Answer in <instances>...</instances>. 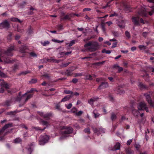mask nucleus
<instances>
[{
  "label": "nucleus",
  "instance_id": "obj_1",
  "mask_svg": "<svg viewBox=\"0 0 154 154\" xmlns=\"http://www.w3.org/2000/svg\"><path fill=\"white\" fill-rule=\"evenodd\" d=\"M98 43L95 41H90L84 45V47L87 48V51L91 52L97 50L98 48Z\"/></svg>",
  "mask_w": 154,
  "mask_h": 154
},
{
  "label": "nucleus",
  "instance_id": "obj_2",
  "mask_svg": "<svg viewBox=\"0 0 154 154\" xmlns=\"http://www.w3.org/2000/svg\"><path fill=\"white\" fill-rule=\"evenodd\" d=\"M33 94H28L27 97L26 98L24 97H17L15 98H12L11 100H10V103L12 102V100H14L15 101H20L22 103L20 104L19 105L20 107H21L23 104H25L26 102L29 99L31 98L33 96Z\"/></svg>",
  "mask_w": 154,
  "mask_h": 154
},
{
  "label": "nucleus",
  "instance_id": "obj_3",
  "mask_svg": "<svg viewBox=\"0 0 154 154\" xmlns=\"http://www.w3.org/2000/svg\"><path fill=\"white\" fill-rule=\"evenodd\" d=\"M9 127L10 124H8L0 129V140H3L4 136L9 133L8 128Z\"/></svg>",
  "mask_w": 154,
  "mask_h": 154
},
{
  "label": "nucleus",
  "instance_id": "obj_4",
  "mask_svg": "<svg viewBox=\"0 0 154 154\" xmlns=\"http://www.w3.org/2000/svg\"><path fill=\"white\" fill-rule=\"evenodd\" d=\"M73 129L71 127H67L63 130L61 133L63 135V136L60 138V139H62V138L65 137L69 136V134L72 133L73 131Z\"/></svg>",
  "mask_w": 154,
  "mask_h": 154
},
{
  "label": "nucleus",
  "instance_id": "obj_5",
  "mask_svg": "<svg viewBox=\"0 0 154 154\" xmlns=\"http://www.w3.org/2000/svg\"><path fill=\"white\" fill-rule=\"evenodd\" d=\"M9 55L10 50L9 49H8L7 51L5 52L4 54L0 55V62L2 61L1 59V57H2L4 59L5 62L9 63L10 62Z\"/></svg>",
  "mask_w": 154,
  "mask_h": 154
},
{
  "label": "nucleus",
  "instance_id": "obj_6",
  "mask_svg": "<svg viewBox=\"0 0 154 154\" xmlns=\"http://www.w3.org/2000/svg\"><path fill=\"white\" fill-rule=\"evenodd\" d=\"M146 99L149 104L152 106L153 107L154 104V101L152 102L151 100V97L152 96V92H149L144 94Z\"/></svg>",
  "mask_w": 154,
  "mask_h": 154
},
{
  "label": "nucleus",
  "instance_id": "obj_7",
  "mask_svg": "<svg viewBox=\"0 0 154 154\" xmlns=\"http://www.w3.org/2000/svg\"><path fill=\"white\" fill-rule=\"evenodd\" d=\"M137 108L139 110H145L147 112H149L148 108L146 107L145 103L144 102L140 103L138 105Z\"/></svg>",
  "mask_w": 154,
  "mask_h": 154
},
{
  "label": "nucleus",
  "instance_id": "obj_8",
  "mask_svg": "<svg viewBox=\"0 0 154 154\" xmlns=\"http://www.w3.org/2000/svg\"><path fill=\"white\" fill-rule=\"evenodd\" d=\"M49 139V137L46 134L42 135L39 138V142L42 143H47Z\"/></svg>",
  "mask_w": 154,
  "mask_h": 154
},
{
  "label": "nucleus",
  "instance_id": "obj_9",
  "mask_svg": "<svg viewBox=\"0 0 154 154\" xmlns=\"http://www.w3.org/2000/svg\"><path fill=\"white\" fill-rule=\"evenodd\" d=\"M33 145H25V148L23 149V152H26L28 154H31L33 150Z\"/></svg>",
  "mask_w": 154,
  "mask_h": 154
},
{
  "label": "nucleus",
  "instance_id": "obj_10",
  "mask_svg": "<svg viewBox=\"0 0 154 154\" xmlns=\"http://www.w3.org/2000/svg\"><path fill=\"white\" fill-rule=\"evenodd\" d=\"M38 113L40 116L46 120H48L50 119V117L52 115L51 112L44 113L43 112H38Z\"/></svg>",
  "mask_w": 154,
  "mask_h": 154
},
{
  "label": "nucleus",
  "instance_id": "obj_11",
  "mask_svg": "<svg viewBox=\"0 0 154 154\" xmlns=\"http://www.w3.org/2000/svg\"><path fill=\"white\" fill-rule=\"evenodd\" d=\"M9 26V22L7 20H5L0 23V29H8Z\"/></svg>",
  "mask_w": 154,
  "mask_h": 154
},
{
  "label": "nucleus",
  "instance_id": "obj_12",
  "mask_svg": "<svg viewBox=\"0 0 154 154\" xmlns=\"http://www.w3.org/2000/svg\"><path fill=\"white\" fill-rule=\"evenodd\" d=\"M93 131L94 133H96L97 134L99 135L101 133H104L105 130L104 129L101 127L99 128H94Z\"/></svg>",
  "mask_w": 154,
  "mask_h": 154
},
{
  "label": "nucleus",
  "instance_id": "obj_13",
  "mask_svg": "<svg viewBox=\"0 0 154 154\" xmlns=\"http://www.w3.org/2000/svg\"><path fill=\"white\" fill-rule=\"evenodd\" d=\"M138 14L142 17H146L147 15V12L146 9L144 8H141L138 12Z\"/></svg>",
  "mask_w": 154,
  "mask_h": 154
},
{
  "label": "nucleus",
  "instance_id": "obj_14",
  "mask_svg": "<svg viewBox=\"0 0 154 154\" xmlns=\"http://www.w3.org/2000/svg\"><path fill=\"white\" fill-rule=\"evenodd\" d=\"M29 49L26 46L23 45L19 48V51L22 53H26L29 52Z\"/></svg>",
  "mask_w": 154,
  "mask_h": 154
},
{
  "label": "nucleus",
  "instance_id": "obj_15",
  "mask_svg": "<svg viewBox=\"0 0 154 154\" xmlns=\"http://www.w3.org/2000/svg\"><path fill=\"white\" fill-rule=\"evenodd\" d=\"M139 17L138 16L133 17L132 18V21L136 25H140Z\"/></svg>",
  "mask_w": 154,
  "mask_h": 154
},
{
  "label": "nucleus",
  "instance_id": "obj_16",
  "mask_svg": "<svg viewBox=\"0 0 154 154\" xmlns=\"http://www.w3.org/2000/svg\"><path fill=\"white\" fill-rule=\"evenodd\" d=\"M99 97H93L91 98L88 100V102L91 106H92L94 105V102L97 101L98 100Z\"/></svg>",
  "mask_w": 154,
  "mask_h": 154
},
{
  "label": "nucleus",
  "instance_id": "obj_17",
  "mask_svg": "<svg viewBox=\"0 0 154 154\" xmlns=\"http://www.w3.org/2000/svg\"><path fill=\"white\" fill-rule=\"evenodd\" d=\"M120 147V145H111L109 146V149L112 151L119 150Z\"/></svg>",
  "mask_w": 154,
  "mask_h": 154
},
{
  "label": "nucleus",
  "instance_id": "obj_18",
  "mask_svg": "<svg viewBox=\"0 0 154 154\" xmlns=\"http://www.w3.org/2000/svg\"><path fill=\"white\" fill-rule=\"evenodd\" d=\"M108 83L105 82H102L101 84L99 85L98 87V89H101L105 88H107L108 86Z\"/></svg>",
  "mask_w": 154,
  "mask_h": 154
},
{
  "label": "nucleus",
  "instance_id": "obj_19",
  "mask_svg": "<svg viewBox=\"0 0 154 154\" xmlns=\"http://www.w3.org/2000/svg\"><path fill=\"white\" fill-rule=\"evenodd\" d=\"M47 60L49 62H52L57 63H59L60 61V60L55 59L53 57H50L49 59H47Z\"/></svg>",
  "mask_w": 154,
  "mask_h": 154
},
{
  "label": "nucleus",
  "instance_id": "obj_20",
  "mask_svg": "<svg viewBox=\"0 0 154 154\" xmlns=\"http://www.w3.org/2000/svg\"><path fill=\"white\" fill-rule=\"evenodd\" d=\"M18 66L17 64H15L11 68V70H10V72L14 73L18 69Z\"/></svg>",
  "mask_w": 154,
  "mask_h": 154
},
{
  "label": "nucleus",
  "instance_id": "obj_21",
  "mask_svg": "<svg viewBox=\"0 0 154 154\" xmlns=\"http://www.w3.org/2000/svg\"><path fill=\"white\" fill-rule=\"evenodd\" d=\"M39 123L43 125H45L46 126V128L47 127L49 124L48 122L43 120V119H40L39 120Z\"/></svg>",
  "mask_w": 154,
  "mask_h": 154
},
{
  "label": "nucleus",
  "instance_id": "obj_22",
  "mask_svg": "<svg viewBox=\"0 0 154 154\" xmlns=\"http://www.w3.org/2000/svg\"><path fill=\"white\" fill-rule=\"evenodd\" d=\"M117 24L118 26H119V27L120 28H123L125 26L124 22L122 20L119 21L117 22Z\"/></svg>",
  "mask_w": 154,
  "mask_h": 154
},
{
  "label": "nucleus",
  "instance_id": "obj_23",
  "mask_svg": "<svg viewBox=\"0 0 154 154\" xmlns=\"http://www.w3.org/2000/svg\"><path fill=\"white\" fill-rule=\"evenodd\" d=\"M0 85L2 87L5 88L6 89H8L9 88V85L6 82L4 81L3 82H1Z\"/></svg>",
  "mask_w": 154,
  "mask_h": 154
},
{
  "label": "nucleus",
  "instance_id": "obj_24",
  "mask_svg": "<svg viewBox=\"0 0 154 154\" xmlns=\"http://www.w3.org/2000/svg\"><path fill=\"white\" fill-rule=\"evenodd\" d=\"M71 97V95H67L62 99V100L60 101V102H64L66 101H67L69 99H70Z\"/></svg>",
  "mask_w": 154,
  "mask_h": 154
},
{
  "label": "nucleus",
  "instance_id": "obj_25",
  "mask_svg": "<svg viewBox=\"0 0 154 154\" xmlns=\"http://www.w3.org/2000/svg\"><path fill=\"white\" fill-rule=\"evenodd\" d=\"M132 112L133 115L136 117H138L140 114V112L135 109H133L132 110Z\"/></svg>",
  "mask_w": 154,
  "mask_h": 154
},
{
  "label": "nucleus",
  "instance_id": "obj_26",
  "mask_svg": "<svg viewBox=\"0 0 154 154\" xmlns=\"http://www.w3.org/2000/svg\"><path fill=\"white\" fill-rule=\"evenodd\" d=\"M72 70L69 69L66 70L65 72L64 73L67 76H70L72 74Z\"/></svg>",
  "mask_w": 154,
  "mask_h": 154
},
{
  "label": "nucleus",
  "instance_id": "obj_27",
  "mask_svg": "<svg viewBox=\"0 0 154 154\" xmlns=\"http://www.w3.org/2000/svg\"><path fill=\"white\" fill-rule=\"evenodd\" d=\"M112 121H114L117 118L116 115L114 112H112L111 114L110 117Z\"/></svg>",
  "mask_w": 154,
  "mask_h": 154
},
{
  "label": "nucleus",
  "instance_id": "obj_28",
  "mask_svg": "<svg viewBox=\"0 0 154 154\" xmlns=\"http://www.w3.org/2000/svg\"><path fill=\"white\" fill-rule=\"evenodd\" d=\"M22 140L19 137L16 138L14 140V143H21Z\"/></svg>",
  "mask_w": 154,
  "mask_h": 154
},
{
  "label": "nucleus",
  "instance_id": "obj_29",
  "mask_svg": "<svg viewBox=\"0 0 154 154\" xmlns=\"http://www.w3.org/2000/svg\"><path fill=\"white\" fill-rule=\"evenodd\" d=\"M30 73V71H29V70H26L25 71L21 72L19 74V75H25L28 73Z\"/></svg>",
  "mask_w": 154,
  "mask_h": 154
},
{
  "label": "nucleus",
  "instance_id": "obj_30",
  "mask_svg": "<svg viewBox=\"0 0 154 154\" xmlns=\"http://www.w3.org/2000/svg\"><path fill=\"white\" fill-rule=\"evenodd\" d=\"M112 33L115 37H118L120 35V34L118 31H113L112 32Z\"/></svg>",
  "mask_w": 154,
  "mask_h": 154
},
{
  "label": "nucleus",
  "instance_id": "obj_31",
  "mask_svg": "<svg viewBox=\"0 0 154 154\" xmlns=\"http://www.w3.org/2000/svg\"><path fill=\"white\" fill-rule=\"evenodd\" d=\"M93 113L94 114V117L95 118L98 117L100 115V114L97 112V110H94Z\"/></svg>",
  "mask_w": 154,
  "mask_h": 154
},
{
  "label": "nucleus",
  "instance_id": "obj_32",
  "mask_svg": "<svg viewBox=\"0 0 154 154\" xmlns=\"http://www.w3.org/2000/svg\"><path fill=\"white\" fill-rule=\"evenodd\" d=\"M50 42L48 41H45L44 42H41V43L43 46H45L48 45L50 44Z\"/></svg>",
  "mask_w": 154,
  "mask_h": 154
},
{
  "label": "nucleus",
  "instance_id": "obj_33",
  "mask_svg": "<svg viewBox=\"0 0 154 154\" xmlns=\"http://www.w3.org/2000/svg\"><path fill=\"white\" fill-rule=\"evenodd\" d=\"M105 61H103L102 62H95L93 63L94 65H97V66H100L101 65L103 64L105 62Z\"/></svg>",
  "mask_w": 154,
  "mask_h": 154
},
{
  "label": "nucleus",
  "instance_id": "obj_34",
  "mask_svg": "<svg viewBox=\"0 0 154 154\" xmlns=\"http://www.w3.org/2000/svg\"><path fill=\"white\" fill-rule=\"evenodd\" d=\"M70 63V62H68L66 63H62V64L60 65V66L61 68L66 67Z\"/></svg>",
  "mask_w": 154,
  "mask_h": 154
},
{
  "label": "nucleus",
  "instance_id": "obj_35",
  "mask_svg": "<svg viewBox=\"0 0 154 154\" xmlns=\"http://www.w3.org/2000/svg\"><path fill=\"white\" fill-rule=\"evenodd\" d=\"M138 86L140 88L142 89L146 88H147L144 85L141 83L139 84Z\"/></svg>",
  "mask_w": 154,
  "mask_h": 154
},
{
  "label": "nucleus",
  "instance_id": "obj_36",
  "mask_svg": "<svg viewBox=\"0 0 154 154\" xmlns=\"http://www.w3.org/2000/svg\"><path fill=\"white\" fill-rule=\"evenodd\" d=\"M64 93L67 94H70L71 95H72V94H73V92L72 91L69 90H65L64 91Z\"/></svg>",
  "mask_w": 154,
  "mask_h": 154
},
{
  "label": "nucleus",
  "instance_id": "obj_37",
  "mask_svg": "<svg viewBox=\"0 0 154 154\" xmlns=\"http://www.w3.org/2000/svg\"><path fill=\"white\" fill-rule=\"evenodd\" d=\"M52 41L53 42L58 43H62L64 42L63 40L60 41L55 39H52Z\"/></svg>",
  "mask_w": 154,
  "mask_h": 154
},
{
  "label": "nucleus",
  "instance_id": "obj_38",
  "mask_svg": "<svg viewBox=\"0 0 154 154\" xmlns=\"http://www.w3.org/2000/svg\"><path fill=\"white\" fill-rule=\"evenodd\" d=\"M17 112L16 110L13 111H10V118L14 116L15 114Z\"/></svg>",
  "mask_w": 154,
  "mask_h": 154
},
{
  "label": "nucleus",
  "instance_id": "obj_39",
  "mask_svg": "<svg viewBox=\"0 0 154 154\" xmlns=\"http://www.w3.org/2000/svg\"><path fill=\"white\" fill-rule=\"evenodd\" d=\"M34 91L37 92L38 91L35 88H31L30 90L27 91V93H32Z\"/></svg>",
  "mask_w": 154,
  "mask_h": 154
},
{
  "label": "nucleus",
  "instance_id": "obj_40",
  "mask_svg": "<svg viewBox=\"0 0 154 154\" xmlns=\"http://www.w3.org/2000/svg\"><path fill=\"white\" fill-rule=\"evenodd\" d=\"M42 76L48 79H49L50 78V76L47 73H45L42 75Z\"/></svg>",
  "mask_w": 154,
  "mask_h": 154
},
{
  "label": "nucleus",
  "instance_id": "obj_41",
  "mask_svg": "<svg viewBox=\"0 0 154 154\" xmlns=\"http://www.w3.org/2000/svg\"><path fill=\"white\" fill-rule=\"evenodd\" d=\"M10 20L15 22H19L20 23V21L18 18H12L10 19Z\"/></svg>",
  "mask_w": 154,
  "mask_h": 154
},
{
  "label": "nucleus",
  "instance_id": "obj_42",
  "mask_svg": "<svg viewBox=\"0 0 154 154\" xmlns=\"http://www.w3.org/2000/svg\"><path fill=\"white\" fill-rule=\"evenodd\" d=\"M124 6H125V8L127 10L130 11V7L129 6L127 5V4H126L125 3L123 4Z\"/></svg>",
  "mask_w": 154,
  "mask_h": 154
},
{
  "label": "nucleus",
  "instance_id": "obj_43",
  "mask_svg": "<svg viewBox=\"0 0 154 154\" xmlns=\"http://www.w3.org/2000/svg\"><path fill=\"white\" fill-rule=\"evenodd\" d=\"M125 35L128 38H130L131 37V35L130 33L128 31H126L125 32Z\"/></svg>",
  "mask_w": 154,
  "mask_h": 154
},
{
  "label": "nucleus",
  "instance_id": "obj_44",
  "mask_svg": "<svg viewBox=\"0 0 154 154\" xmlns=\"http://www.w3.org/2000/svg\"><path fill=\"white\" fill-rule=\"evenodd\" d=\"M70 18V16L68 15H66L65 17L62 18V20H69Z\"/></svg>",
  "mask_w": 154,
  "mask_h": 154
},
{
  "label": "nucleus",
  "instance_id": "obj_45",
  "mask_svg": "<svg viewBox=\"0 0 154 154\" xmlns=\"http://www.w3.org/2000/svg\"><path fill=\"white\" fill-rule=\"evenodd\" d=\"M0 76L2 77L6 78L7 76L6 74L0 71Z\"/></svg>",
  "mask_w": 154,
  "mask_h": 154
},
{
  "label": "nucleus",
  "instance_id": "obj_46",
  "mask_svg": "<svg viewBox=\"0 0 154 154\" xmlns=\"http://www.w3.org/2000/svg\"><path fill=\"white\" fill-rule=\"evenodd\" d=\"M75 40H72L69 44L68 46L69 47H71L75 43Z\"/></svg>",
  "mask_w": 154,
  "mask_h": 154
},
{
  "label": "nucleus",
  "instance_id": "obj_47",
  "mask_svg": "<svg viewBox=\"0 0 154 154\" xmlns=\"http://www.w3.org/2000/svg\"><path fill=\"white\" fill-rule=\"evenodd\" d=\"M83 113V112L82 111H80L78 112H76L75 113V115L78 116H81L82 114Z\"/></svg>",
  "mask_w": 154,
  "mask_h": 154
},
{
  "label": "nucleus",
  "instance_id": "obj_48",
  "mask_svg": "<svg viewBox=\"0 0 154 154\" xmlns=\"http://www.w3.org/2000/svg\"><path fill=\"white\" fill-rule=\"evenodd\" d=\"M64 55H65L64 52H61L58 55V57H61L64 56Z\"/></svg>",
  "mask_w": 154,
  "mask_h": 154
},
{
  "label": "nucleus",
  "instance_id": "obj_49",
  "mask_svg": "<svg viewBox=\"0 0 154 154\" xmlns=\"http://www.w3.org/2000/svg\"><path fill=\"white\" fill-rule=\"evenodd\" d=\"M139 48L140 50L145 49L146 48V46L143 45H140L139 46Z\"/></svg>",
  "mask_w": 154,
  "mask_h": 154
},
{
  "label": "nucleus",
  "instance_id": "obj_50",
  "mask_svg": "<svg viewBox=\"0 0 154 154\" xmlns=\"http://www.w3.org/2000/svg\"><path fill=\"white\" fill-rule=\"evenodd\" d=\"M34 128L36 130H40L41 131H43L46 128L45 127L43 129H42L40 127H34Z\"/></svg>",
  "mask_w": 154,
  "mask_h": 154
},
{
  "label": "nucleus",
  "instance_id": "obj_51",
  "mask_svg": "<svg viewBox=\"0 0 154 154\" xmlns=\"http://www.w3.org/2000/svg\"><path fill=\"white\" fill-rule=\"evenodd\" d=\"M73 126L74 128L76 129H79L80 128V127L79 125L77 124H74Z\"/></svg>",
  "mask_w": 154,
  "mask_h": 154
},
{
  "label": "nucleus",
  "instance_id": "obj_52",
  "mask_svg": "<svg viewBox=\"0 0 154 154\" xmlns=\"http://www.w3.org/2000/svg\"><path fill=\"white\" fill-rule=\"evenodd\" d=\"M56 109H57L59 111L61 110V109L60 108V106L59 103H57L56 104Z\"/></svg>",
  "mask_w": 154,
  "mask_h": 154
},
{
  "label": "nucleus",
  "instance_id": "obj_53",
  "mask_svg": "<svg viewBox=\"0 0 154 154\" xmlns=\"http://www.w3.org/2000/svg\"><path fill=\"white\" fill-rule=\"evenodd\" d=\"M154 13V6L152 7V11H151L149 12V15H152V14Z\"/></svg>",
  "mask_w": 154,
  "mask_h": 154
},
{
  "label": "nucleus",
  "instance_id": "obj_54",
  "mask_svg": "<svg viewBox=\"0 0 154 154\" xmlns=\"http://www.w3.org/2000/svg\"><path fill=\"white\" fill-rule=\"evenodd\" d=\"M30 55L33 57H37V55L36 54L33 52H31L30 53Z\"/></svg>",
  "mask_w": 154,
  "mask_h": 154
},
{
  "label": "nucleus",
  "instance_id": "obj_55",
  "mask_svg": "<svg viewBox=\"0 0 154 154\" xmlns=\"http://www.w3.org/2000/svg\"><path fill=\"white\" fill-rule=\"evenodd\" d=\"M84 131L85 133H88L89 134L90 133V129L89 128H87L84 130Z\"/></svg>",
  "mask_w": 154,
  "mask_h": 154
},
{
  "label": "nucleus",
  "instance_id": "obj_56",
  "mask_svg": "<svg viewBox=\"0 0 154 154\" xmlns=\"http://www.w3.org/2000/svg\"><path fill=\"white\" fill-rule=\"evenodd\" d=\"M117 92L119 94H122L124 93L125 92L124 91L121 90V89H118L117 91Z\"/></svg>",
  "mask_w": 154,
  "mask_h": 154
},
{
  "label": "nucleus",
  "instance_id": "obj_57",
  "mask_svg": "<svg viewBox=\"0 0 154 154\" xmlns=\"http://www.w3.org/2000/svg\"><path fill=\"white\" fill-rule=\"evenodd\" d=\"M145 137L146 139V140H147L148 139V136L147 135V132L148 133H149V130L148 129H147L146 131H145Z\"/></svg>",
  "mask_w": 154,
  "mask_h": 154
},
{
  "label": "nucleus",
  "instance_id": "obj_58",
  "mask_svg": "<svg viewBox=\"0 0 154 154\" xmlns=\"http://www.w3.org/2000/svg\"><path fill=\"white\" fill-rule=\"evenodd\" d=\"M72 104L71 103H70L67 106H66V107L68 109H70L71 107H72Z\"/></svg>",
  "mask_w": 154,
  "mask_h": 154
},
{
  "label": "nucleus",
  "instance_id": "obj_59",
  "mask_svg": "<svg viewBox=\"0 0 154 154\" xmlns=\"http://www.w3.org/2000/svg\"><path fill=\"white\" fill-rule=\"evenodd\" d=\"M37 82V80L35 79H32L31 81H30V82L31 83H35Z\"/></svg>",
  "mask_w": 154,
  "mask_h": 154
},
{
  "label": "nucleus",
  "instance_id": "obj_60",
  "mask_svg": "<svg viewBox=\"0 0 154 154\" xmlns=\"http://www.w3.org/2000/svg\"><path fill=\"white\" fill-rule=\"evenodd\" d=\"M77 111V109L75 107H73L71 109V111L74 113H76Z\"/></svg>",
  "mask_w": 154,
  "mask_h": 154
},
{
  "label": "nucleus",
  "instance_id": "obj_61",
  "mask_svg": "<svg viewBox=\"0 0 154 154\" xmlns=\"http://www.w3.org/2000/svg\"><path fill=\"white\" fill-rule=\"evenodd\" d=\"M101 28L103 32H105L106 31V29L104 25H101Z\"/></svg>",
  "mask_w": 154,
  "mask_h": 154
},
{
  "label": "nucleus",
  "instance_id": "obj_62",
  "mask_svg": "<svg viewBox=\"0 0 154 154\" xmlns=\"http://www.w3.org/2000/svg\"><path fill=\"white\" fill-rule=\"evenodd\" d=\"M34 9L33 8V7H31L30 8V11L29 12V14H32L33 13V11Z\"/></svg>",
  "mask_w": 154,
  "mask_h": 154
},
{
  "label": "nucleus",
  "instance_id": "obj_63",
  "mask_svg": "<svg viewBox=\"0 0 154 154\" xmlns=\"http://www.w3.org/2000/svg\"><path fill=\"white\" fill-rule=\"evenodd\" d=\"M91 10V9L90 8H85L84 9H83V11L84 12L86 11H90Z\"/></svg>",
  "mask_w": 154,
  "mask_h": 154
},
{
  "label": "nucleus",
  "instance_id": "obj_64",
  "mask_svg": "<svg viewBox=\"0 0 154 154\" xmlns=\"http://www.w3.org/2000/svg\"><path fill=\"white\" fill-rule=\"evenodd\" d=\"M78 81V80L76 79V78H74L72 80V82L74 83H76Z\"/></svg>",
  "mask_w": 154,
  "mask_h": 154
}]
</instances>
